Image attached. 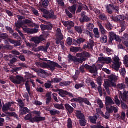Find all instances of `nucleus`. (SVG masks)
<instances>
[{"label": "nucleus", "instance_id": "nucleus-51", "mask_svg": "<svg viewBox=\"0 0 128 128\" xmlns=\"http://www.w3.org/2000/svg\"><path fill=\"white\" fill-rule=\"evenodd\" d=\"M48 4H50V2H48V0H44L43 2H42V6L46 8H48Z\"/></svg>", "mask_w": 128, "mask_h": 128}, {"label": "nucleus", "instance_id": "nucleus-13", "mask_svg": "<svg viewBox=\"0 0 128 128\" xmlns=\"http://www.w3.org/2000/svg\"><path fill=\"white\" fill-rule=\"evenodd\" d=\"M36 117L32 118V114L30 113H29L24 118V120L26 121L30 120V122H32V124H34V122H36Z\"/></svg>", "mask_w": 128, "mask_h": 128}, {"label": "nucleus", "instance_id": "nucleus-19", "mask_svg": "<svg viewBox=\"0 0 128 128\" xmlns=\"http://www.w3.org/2000/svg\"><path fill=\"white\" fill-rule=\"evenodd\" d=\"M114 100L110 96H106V106H112L114 104Z\"/></svg>", "mask_w": 128, "mask_h": 128}, {"label": "nucleus", "instance_id": "nucleus-30", "mask_svg": "<svg viewBox=\"0 0 128 128\" xmlns=\"http://www.w3.org/2000/svg\"><path fill=\"white\" fill-rule=\"evenodd\" d=\"M87 45L88 46H90V50H94V40H90Z\"/></svg>", "mask_w": 128, "mask_h": 128}, {"label": "nucleus", "instance_id": "nucleus-40", "mask_svg": "<svg viewBox=\"0 0 128 128\" xmlns=\"http://www.w3.org/2000/svg\"><path fill=\"white\" fill-rule=\"evenodd\" d=\"M6 114H8V116H14V118H18V114L15 112H7L6 113Z\"/></svg>", "mask_w": 128, "mask_h": 128}, {"label": "nucleus", "instance_id": "nucleus-54", "mask_svg": "<svg viewBox=\"0 0 128 128\" xmlns=\"http://www.w3.org/2000/svg\"><path fill=\"white\" fill-rule=\"evenodd\" d=\"M17 102H18L20 108H22L24 106V102L22 101V99L18 100Z\"/></svg>", "mask_w": 128, "mask_h": 128}, {"label": "nucleus", "instance_id": "nucleus-43", "mask_svg": "<svg viewBox=\"0 0 128 128\" xmlns=\"http://www.w3.org/2000/svg\"><path fill=\"white\" fill-rule=\"evenodd\" d=\"M94 32L96 36L95 38H100V32H98V28H95L94 30Z\"/></svg>", "mask_w": 128, "mask_h": 128}, {"label": "nucleus", "instance_id": "nucleus-44", "mask_svg": "<svg viewBox=\"0 0 128 128\" xmlns=\"http://www.w3.org/2000/svg\"><path fill=\"white\" fill-rule=\"evenodd\" d=\"M50 114L51 116H56V114H60V112L58 110H50Z\"/></svg>", "mask_w": 128, "mask_h": 128}, {"label": "nucleus", "instance_id": "nucleus-39", "mask_svg": "<svg viewBox=\"0 0 128 128\" xmlns=\"http://www.w3.org/2000/svg\"><path fill=\"white\" fill-rule=\"evenodd\" d=\"M44 86L46 88H54V86L52 84V82L50 81H48V82L44 84Z\"/></svg>", "mask_w": 128, "mask_h": 128}, {"label": "nucleus", "instance_id": "nucleus-11", "mask_svg": "<svg viewBox=\"0 0 128 128\" xmlns=\"http://www.w3.org/2000/svg\"><path fill=\"white\" fill-rule=\"evenodd\" d=\"M24 31L26 34H36L38 32V30L36 28L30 29L28 28H23Z\"/></svg>", "mask_w": 128, "mask_h": 128}, {"label": "nucleus", "instance_id": "nucleus-36", "mask_svg": "<svg viewBox=\"0 0 128 128\" xmlns=\"http://www.w3.org/2000/svg\"><path fill=\"white\" fill-rule=\"evenodd\" d=\"M68 58H69V60H72V62H78V60H80V59H78V58L76 56H74L72 55H70L68 56Z\"/></svg>", "mask_w": 128, "mask_h": 128}, {"label": "nucleus", "instance_id": "nucleus-22", "mask_svg": "<svg viewBox=\"0 0 128 128\" xmlns=\"http://www.w3.org/2000/svg\"><path fill=\"white\" fill-rule=\"evenodd\" d=\"M80 50V52H82V50L80 47H72L70 48V52H74L75 54L78 52Z\"/></svg>", "mask_w": 128, "mask_h": 128}, {"label": "nucleus", "instance_id": "nucleus-29", "mask_svg": "<svg viewBox=\"0 0 128 128\" xmlns=\"http://www.w3.org/2000/svg\"><path fill=\"white\" fill-rule=\"evenodd\" d=\"M108 79L110 82H116L118 80V77L114 74H112L108 76Z\"/></svg>", "mask_w": 128, "mask_h": 128}, {"label": "nucleus", "instance_id": "nucleus-4", "mask_svg": "<svg viewBox=\"0 0 128 128\" xmlns=\"http://www.w3.org/2000/svg\"><path fill=\"white\" fill-rule=\"evenodd\" d=\"M76 56L78 58H78V59H79L78 62H80V64H82L86 60V58H90V54L88 52H83L82 53L77 54Z\"/></svg>", "mask_w": 128, "mask_h": 128}, {"label": "nucleus", "instance_id": "nucleus-3", "mask_svg": "<svg viewBox=\"0 0 128 128\" xmlns=\"http://www.w3.org/2000/svg\"><path fill=\"white\" fill-rule=\"evenodd\" d=\"M103 66H102V64H98L96 66V64H94L92 66H90L88 64H85L86 70H90V74H98V71L99 70H101Z\"/></svg>", "mask_w": 128, "mask_h": 128}, {"label": "nucleus", "instance_id": "nucleus-28", "mask_svg": "<svg viewBox=\"0 0 128 128\" xmlns=\"http://www.w3.org/2000/svg\"><path fill=\"white\" fill-rule=\"evenodd\" d=\"M74 28H75V30H76V32H78V34H82L84 28H82V26H76L74 27Z\"/></svg>", "mask_w": 128, "mask_h": 128}, {"label": "nucleus", "instance_id": "nucleus-35", "mask_svg": "<svg viewBox=\"0 0 128 128\" xmlns=\"http://www.w3.org/2000/svg\"><path fill=\"white\" fill-rule=\"evenodd\" d=\"M70 84H72V82H70V81L64 82H60V86H70Z\"/></svg>", "mask_w": 128, "mask_h": 128}, {"label": "nucleus", "instance_id": "nucleus-58", "mask_svg": "<svg viewBox=\"0 0 128 128\" xmlns=\"http://www.w3.org/2000/svg\"><path fill=\"white\" fill-rule=\"evenodd\" d=\"M66 42L68 46H72V38L69 37L67 38Z\"/></svg>", "mask_w": 128, "mask_h": 128}, {"label": "nucleus", "instance_id": "nucleus-1", "mask_svg": "<svg viewBox=\"0 0 128 128\" xmlns=\"http://www.w3.org/2000/svg\"><path fill=\"white\" fill-rule=\"evenodd\" d=\"M46 62L48 61V64L46 62L40 63V62H36V63L37 66H40L41 68H50L52 72H54L56 70V68H62V67L60 66L58 64L52 62L50 60H48V59H46Z\"/></svg>", "mask_w": 128, "mask_h": 128}, {"label": "nucleus", "instance_id": "nucleus-45", "mask_svg": "<svg viewBox=\"0 0 128 128\" xmlns=\"http://www.w3.org/2000/svg\"><path fill=\"white\" fill-rule=\"evenodd\" d=\"M94 24L92 23H90L87 24V28L90 32H92V30H94Z\"/></svg>", "mask_w": 128, "mask_h": 128}, {"label": "nucleus", "instance_id": "nucleus-62", "mask_svg": "<svg viewBox=\"0 0 128 128\" xmlns=\"http://www.w3.org/2000/svg\"><path fill=\"white\" fill-rule=\"evenodd\" d=\"M56 2L60 6H64V0H56Z\"/></svg>", "mask_w": 128, "mask_h": 128}, {"label": "nucleus", "instance_id": "nucleus-32", "mask_svg": "<svg viewBox=\"0 0 128 128\" xmlns=\"http://www.w3.org/2000/svg\"><path fill=\"white\" fill-rule=\"evenodd\" d=\"M54 106L56 108H57V110H65L64 106L62 104H54Z\"/></svg>", "mask_w": 128, "mask_h": 128}, {"label": "nucleus", "instance_id": "nucleus-33", "mask_svg": "<svg viewBox=\"0 0 128 128\" xmlns=\"http://www.w3.org/2000/svg\"><path fill=\"white\" fill-rule=\"evenodd\" d=\"M26 90L30 96L32 95V93L30 92V84H28V81H26L25 84Z\"/></svg>", "mask_w": 128, "mask_h": 128}, {"label": "nucleus", "instance_id": "nucleus-55", "mask_svg": "<svg viewBox=\"0 0 128 128\" xmlns=\"http://www.w3.org/2000/svg\"><path fill=\"white\" fill-rule=\"evenodd\" d=\"M118 88H120V90H124V88H126V84H118Z\"/></svg>", "mask_w": 128, "mask_h": 128}, {"label": "nucleus", "instance_id": "nucleus-20", "mask_svg": "<svg viewBox=\"0 0 128 128\" xmlns=\"http://www.w3.org/2000/svg\"><path fill=\"white\" fill-rule=\"evenodd\" d=\"M64 26H66V28H68V26H71V28H74V23L72 22H62Z\"/></svg>", "mask_w": 128, "mask_h": 128}, {"label": "nucleus", "instance_id": "nucleus-38", "mask_svg": "<svg viewBox=\"0 0 128 128\" xmlns=\"http://www.w3.org/2000/svg\"><path fill=\"white\" fill-rule=\"evenodd\" d=\"M122 18V16H111L110 18L112 20L113 22H122V20L120 19V18Z\"/></svg>", "mask_w": 128, "mask_h": 128}, {"label": "nucleus", "instance_id": "nucleus-60", "mask_svg": "<svg viewBox=\"0 0 128 128\" xmlns=\"http://www.w3.org/2000/svg\"><path fill=\"white\" fill-rule=\"evenodd\" d=\"M106 110H107V112H108V114H112L114 112V110L112 107L110 108V107H108V106H106Z\"/></svg>", "mask_w": 128, "mask_h": 128}, {"label": "nucleus", "instance_id": "nucleus-8", "mask_svg": "<svg viewBox=\"0 0 128 128\" xmlns=\"http://www.w3.org/2000/svg\"><path fill=\"white\" fill-rule=\"evenodd\" d=\"M32 113L33 114H36L34 118H36L35 120L36 122L38 123L46 120V117H42L40 116L42 112L40 111L34 110L32 112Z\"/></svg>", "mask_w": 128, "mask_h": 128}, {"label": "nucleus", "instance_id": "nucleus-21", "mask_svg": "<svg viewBox=\"0 0 128 128\" xmlns=\"http://www.w3.org/2000/svg\"><path fill=\"white\" fill-rule=\"evenodd\" d=\"M80 21L82 24H84V22H90V18L86 16H84L82 18L80 19Z\"/></svg>", "mask_w": 128, "mask_h": 128}, {"label": "nucleus", "instance_id": "nucleus-25", "mask_svg": "<svg viewBox=\"0 0 128 128\" xmlns=\"http://www.w3.org/2000/svg\"><path fill=\"white\" fill-rule=\"evenodd\" d=\"M47 98L46 99V106H49L50 102H52V96L50 94L48 93L46 94Z\"/></svg>", "mask_w": 128, "mask_h": 128}, {"label": "nucleus", "instance_id": "nucleus-52", "mask_svg": "<svg viewBox=\"0 0 128 128\" xmlns=\"http://www.w3.org/2000/svg\"><path fill=\"white\" fill-rule=\"evenodd\" d=\"M120 74L122 76H126V68H122L120 71Z\"/></svg>", "mask_w": 128, "mask_h": 128}, {"label": "nucleus", "instance_id": "nucleus-34", "mask_svg": "<svg viewBox=\"0 0 128 128\" xmlns=\"http://www.w3.org/2000/svg\"><path fill=\"white\" fill-rule=\"evenodd\" d=\"M100 40L102 44H106L108 42V36L103 35L100 38Z\"/></svg>", "mask_w": 128, "mask_h": 128}, {"label": "nucleus", "instance_id": "nucleus-31", "mask_svg": "<svg viewBox=\"0 0 128 128\" xmlns=\"http://www.w3.org/2000/svg\"><path fill=\"white\" fill-rule=\"evenodd\" d=\"M79 123L80 126H86V119L84 118L79 120Z\"/></svg>", "mask_w": 128, "mask_h": 128}, {"label": "nucleus", "instance_id": "nucleus-37", "mask_svg": "<svg viewBox=\"0 0 128 128\" xmlns=\"http://www.w3.org/2000/svg\"><path fill=\"white\" fill-rule=\"evenodd\" d=\"M86 39L82 38H78L77 40H76V42L78 44H84V42H86Z\"/></svg>", "mask_w": 128, "mask_h": 128}, {"label": "nucleus", "instance_id": "nucleus-49", "mask_svg": "<svg viewBox=\"0 0 128 128\" xmlns=\"http://www.w3.org/2000/svg\"><path fill=\"white\" fill-rule=\"evenodd\" d=\"M68 128H72V121L70 118L68 120Z\"/></svg>", "mask_w": 128, "mask_h": 128}, {"label": "nucleus", "instance_id": "nucleus-17", "mask_svg": "<svg viewBox=\"0 0 128 128\" xmlns=\"http://www.w3.org/2000/svg\"><path fill=\"white\" fill-rule=\"evenodd\" d=\"M20 110V116H24L25 114H28L30 113V110L28 108L26 107H24L22 108Z\"/></svg>", "mask_w": 128, "mask_h": 128}, {"label": "nucleus", "instance_id": "nucleus-59", "mask_svg": "<svg viewBox=\"0 0 128 128\" xmlns=\"http://www.w3.org/2000/svg\"><path fill=\"white\" fill-rule=\"evenodd\" d=\"M84 85L82 84H76L75 86V88L76 90H80L81 88H84Z\"/></svg>", "mask_w": 128, "mask_h": 128}, {"label": "nucleus", "instance_id": "nucleus-18", "mask_svg": "<svg viewBox=\"0 0 128 128\" xmlns=\"http://www.w3.org/2000/svg\"><path fill=\"white\" fill-rule=\"evenodd\" d=\"M76 116L78 120H82L84 118H86V116L84 114H82L81 111L76 110Z\"/></svg>", "mask_w": 128, "mask_h": 128}, {"label": "nucleus", "instance_id": "nucleus-14", "mask_svg": "<svg viewBox=\"0 0 128 128\" xmlns=\"http://www.w3.org/2000/svg\"><path fill=\"white\" fill-rule=\"evenodd\" d=\"M64 107H65L66 112H68V114H72V112H74V108H72L68 104H65Z\"/></svg>", "mask_w": 128, "mask_h": 128}, {"label": "nucleus", "instance_id": "nucleus-9", "mask_svg": "<svg viewBox=\"0 0 128 128\" xmlns=\"http://www.w3.org/2000/svg\"><path fill=\"white\" fill-rule=\"evenodd\" d=\"M53 92H59V94L62 98H64V96H70V97L72 96V98H74V94H72L64 90H62L53 89Z\"/></svg>", "mask_w": 128, "mask_h": 128}, {"label": "nucleus", "instance_id": "nucleus-24", "mask_svg": "<svg viewBox=\"0 0 128 128\" xmlns=\"http://www.w3.org/2000/svg\"><path fill=\"white\" fill-rule=\"evenodd\" d=\"M114 40V32H110V38L108 40V42L110 44H112V42Z\"/></svg>", "mask_w": 128, "mask_h": 128}, {"label": "nucleus", "instance_id": "nucleus-7", "mask_svg": "<svg viewBox=\"0 0 128 128\" xmlns=\"http://www.w3.org/2000/svg\"><path fill=\"white\" fill-rule=\"evenodd\" d=\"M106 12L110 14H112L114 12V10L116 12H118L120 11V7L116 6H114V4H108L106 7Z\"/></svg>", "mask_w": 128, "mask_h": 128}, {"label": "nucleus", "instance_id": "nucleus-46", "mask_svg": "<svg viewBox=\"0 0 128 128\" xmlns=\"http://www.w3.org/2000/svg\"><path fill=\"white\" fill-rule=\"evenodd\" d=\"M106 30H112V25L110 24V22H108L106 24Z\"/></svg>", "mask_w": 128, "mask_h": 128}, {"label": "nucleus", "instance_id": "nucleus-56", "mask_svg": "<svg viewBox=\"0 0 128 128\" xmlns=\"http://www.w3.org/2000/svg\"><path fill=\"white\" fill-rule=\"evenodd\" d=\"M113 60L114 62L113 64H120V58L118 56H115Z\"/></svg>", "mask_w": 128, "mask_h": 128}, {"label": "nucleus", "instance_id": "nucleus-16", "mask_svg": "<svg viewBox=\"0 0 128 128\" xmlns=\"http://www.w3.org/2000/svg\"><path fill=\"white\" fill-rule=\"evenodd\" d=\"M40 28L42 30H52V24H50L49 25H40Z\"/></svg>", "mask_w": 128, "mask_h": 128}, {"label": "nucleus", "instance_id": "nucleus-48", "mask_svg": "<svg viewBox=\"0 0 128 128\" xmlns=\"http://www.w3.org/2000/svg\"><path fill=\"white\" fill-rule=\"evenodd\" d=\"M22 52L24 54H27L28 56H32V54H34V52L28 50H22Z\"/></svg>", "mask_w": 128, "mask_h": 128}, {"label": "nucleus", "instance_id": "nucleus-26", "mask_svg": "<svg viewBox=\"0 0 128 128\" xmlns=\"http://www.w3.org/2000/svg\"><path fill=\"white\" fill-rule=\"evenodd\" d=\"M88 118L90 120V122H91L92 124H96V120H98V116H89Z\"/></svg>", "mask_w": 128, "mask_h": 128}, {"label": "nucleus", "instance_id": "nucleus-5", "mask_svg": "<svg viewBox=\"0 0 128 128\" xmlns=\"http://www.w3.org/2000/svg\"><path fill=\"white\" fill-rule=\"evenodd\" d=\"M26 24H27V26H29L30 28H34V22H32V20H25L23 21H18V22L16 24V28H20L22 26Z\"/></svg>", "mask_w": 128, "mask_h": 128}, {"label": "nucleus", "instance_id": "nucleus-12", "mask_svg": "<svg viewBox=\"0 0 128 128\" xmlns=\"http://www.w3.org/2000/svg\"><path fill=\"white\" fill-rule=\"evenodd\" d=\"M16 104V102H8L6 104H4L2 108V110L4 112H8V110H10V108H11V106L14 104Z\"/></svg>", "mask_w": 128, "mask_h": 128}, {"label": "nucleus", "instance_id": "nucleus-47", "mask_svg": "<svg viewBox=\"0 0 128 128\" xmlns=\"http://www.w3.org/2000/svg\"><path fill=\"white\" fill-rule=\"evenodd\" d=\"M40 52H48V49L44 46H40L38 48Z\"/></svg>", "mask_w": 128, "mask_h": 128}, {"label": "nucleus", "instance_id": "nucleus-2", "mask_svg": "<svg viewBox=\"0 0 128 128\" xmlns=\"http://www.w3.org/2000/svg\"><path fill=\"white\" fill-rule=\"evenodd\" d=\"M64 40V35L62 33V30L58 28L56 30V44H60L62 49L64 50V42L62 41Z\"/></svg>", "mask_w": 128, "mask_h": 128}, {"label": "nucleus", "instance_id": "nucleus-50", "mask_svg": "<svg viewBox=\"0 0 128 128\" xmlns=\"http://www.w3.org/2000/svg\"><path fill=\"white\" fill-rule=\"evenodd\" d=\"M62 80V78H54V80H52V82L54 84H58V82H60Z\"/></svg>", "mask_w": 128, "mask_h": 128}, {"label": "nucleus", "instance_id": "nucleus-53", "mask_svg": "<svg viewBox=\"0 0 128 128\" xmlns=\"http://www.w3.org/2000/svg\"><path fill=\"white\" fill-rule=\"evenodd\" d=\"M100 20H108V18H106V14H102L99 16Z\"/></svg>", "mask_w": 128, "mask_h": 128}, {"label": "nucleus", "instance_id": "nucleus-41", "mask_svg": "<svg viewBox=\"0 0 128 128\" xmlns=\"http://www.w3.org/2000/svg\"><path fill=\"white\" fill-rule=\"evenodd\" d=\"M48 14L49 20H56V16L54 15V12H52Z\"/></svg>", "mask_w": 128, "mask_h": 128}, {"label": "nucleus", "instance_id": "nucleus-23", "mask_svg": "<svg viewBox=\"0 0 128 128\" xmlns=\"http://www.w3.org/2000/svg\"><path fill=\"white\" fill-rule=\"evenodd\" d=\"M122 63H113L112 65V68L114 70H116V72H118L120 70V64Z\"/></svg>", "mask_w": 128, "mask_h": 128}, {"label": "nucleus", "instance_id": "nucleus-61", "mask_svg": "<svg viewBox=\"0 0 128 128\" xmlns=\"http://www.w3.org/2000/svg\"><path fill=\"white\" fill-rule=\"evenodd\" d=\"M114 99L116 104L118 106H120V100H118V96H115Z\"/></svg>", "mask_w": 128, "mask_h": 128}, {"label": "nucleus", "instance_id": "nucleus-42", "mask_svg": "<svg viewBox=\"0 0 128 128\" xmlns=\"http://www.w3.org/2000/svg\"><path fill=\"white\" fill-rule=\"evenodd\" d=\"M99 28L102 36H104L106 34V29H104V28L102 26V25L100 24L99 26Z\"/></svg>", "mask_w": 128, "mask_h": 128}, {"label": "nucleus", "instance_id": "nucleus-6", "mask_svg": "<svg viewBox=\"0 0 128 128\" xmlns=\"http://www.w3.org/2000/svg\"><path fill=\"white\" fill-rule=\"evenodd\" d=\"M10 80L15 84H20L22 82H24V77L20 76H10Z\"/></svg>", "mask_w": 128, "mask_h": 128}, {"label": "nucleus", "instance_id": "nucleus-63", "mask_svg": "<svg viewBox=\"0 0 128 128\" xmlns=\"http://www.w3.org/2000/svg\"><path fill=\"white\" fill-rule=\"evenodd\" d=\"M98 92L100 94V96H102L104 94L102 93V86L98 87Z\"/></svg>", "mask_w": 128, "mask_h": 128}, {"label": "nucleus", "instance_id": "nucleus-64", "mask_svg": "<svg viewBox=\"0 0 128 128\" xmlns=\"http://www.w3.org/2000/svg\"><path fill=\"white\" fill-rule=\"evenodd\" d=\"M104 62H106L108 64H111V62H112V58H105Z\"/></svg>", "mask_w": 128, "mask_h": 128}, {"label": "nucleus", "instance_id": "nucleus-10", "mask_svg": "<svg viewBox=\"0 0 128 128\" xmlns=\"http://www.w3.org/2000/svg\"><path fill=\"white\" fill-rule=\"evenodd\" d=\"M46 40V39L44 38V36H40V37H33L31 38V41L34 42V46H38V44H40L42 42Z\"/></svg>", "mask_w": 128, "mask_h": 128}, {"label": "nucleus", "instance_id": "nucleus-15", "mask_svg": "<svg viewBox=\"0 0 128 128\" xmlns=\"http://www.w3.org/2000/svg\"><path fill=\"white\" fill-rule=\"evenodd\" d=\"M120 98H122L124 102L128 100V92L124 91L123 94L120 92Z\"/></svg>", "mask_w": 128, "mask_h": 128}, {"label": "nucleus", "instance_id": "nucleus-27", "mask_svg": "<svg viewBox=\"0 0 128 128\" xmlns=\"http://www.w3.org/2000/svg\"><path fill=\"white\" fill-rule=\"evenodd\" d=\"M68 9L72 14H76V5H73L72 6H69Z\"/></svg>", "mask_w": 128, "mask_h": 128}, {"label": "nucleus", "instance_id": "nucleus-57", "mask_svg": "<svg viewBox=\"0 0 128 128\" xmlns=\"http://www.w3.org/2000/svg\"><path fill=\"white\" fill-rule=\"evenodd\" d=\"M0 38L2 40H7V38H8V34L2 33L0 34Z\"/></svg>", "mask_w": 128, "mask_h": 128}]
</instances>
